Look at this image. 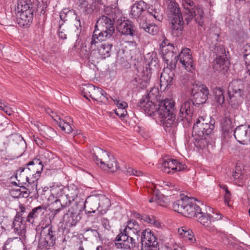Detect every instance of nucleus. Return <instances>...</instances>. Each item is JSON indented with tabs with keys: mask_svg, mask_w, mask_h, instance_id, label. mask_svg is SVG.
<instances>
[{
	"mask_svg": "<svg viewBox=\"0 0 250 250\" xmlns=\"http://www.w3.org/2000/svg\"><path fill=\"white\" fill-rule=\"evenodd\" d=\"M138 105L148 116L158 115L161 123L167 127L175 120V102L172 99H165L158 103L149 100L147 98H142Z\"/></svg>",
	"mask_w": 250,
	"mask_h": 250,
	"instance_id": "obj_1",
	"label": "nucleus"
},
{
	"mask_svg": "<svg viewBox=\"0 0 250 250\" xmlns=\"http://www.w3.org/2000/svg\"><path fill=\"white\" fill-rule=\"evenodd\" d=\"M215 120L208 118L198 119L194 125L192 135L194 140L195 146L200 148H203L208 145L206 137L211 134L214 128Z\"/></svg>",
	"mask_w": 250,
	"mask_h": 250,
	"instance_id": "obj_2",
	"label": "nucleus"
},
{
	"mask_svg": "<svg viewBox=\"0 0 250 250\" xmlns=\"http://www.w3.org/2000/svg\"><path fill=\"white\" fill-rule=\"evenodd\" d=\"M17 22L21 27H28L32 21L35 8L31 0H19L17 3Z\"/></svg>",
	"mask_w": 250,
	"mask_h": 250,
	"instance_id": "obj_3",
	"label": "nucleus"
},
{
	"mask_svg": "<svg viewBox=\"0 0 250 250\" xmlns=\"http://www.w3.org/2000/svg\"><path fill=\"white\" fill-rule=\"evenodd\" d=\"M62 188H52L53 193L60 197V199L55 200L50 205V209L54 215L57 214L62 208L69 206L71 204H76V202H74V198L77 196L78 193L77 188H76L74 193L70 194H67L64 196L62 195Z\"/></svg>",
	"mask_w": 250,
	"mask_h": 250,
	"instance_id": "obj_4",
	"label": "nucleus"
},
{
	"mask_svg": "<svg viewBox=\"0 0 250 250\" xmlns=\"http://www.w3.org/2000/svg\"><path fill=\"white\" fill-rule=\"evenodd\" d=\"M95 151L99 154L100 157L94 153L93 158L101 168L104 170H109L111 172H114L118 169L119 167L118 162L113 155L99 147H96Z\"/></svg>",
	"mask_w": 250,
	"mask_h": 250,
	"instance_id": "obj_5",
	"label": "nucleus"
},
{
	"mask_svg": "<svg viewBox=\"0 0 250 250\" xmlns=\"http://www.w3.org/2000/svg\"><path fill=\"white\" fill-rule=\"evenodd\" d=\"M229 103L236 108L241 104L245 95V86L243 81L233 80L230 83L228 89Z\"/></svg>",
	"mask_w": 250,
	"mask_h": 250,
	"instance_id": "obj_6",
	"label": "nucleus"
},
{
	"mask_svg": "<svg viewBox=\"0 0 250 250\" xmlns=\"http://www.w3.org/2000/svg\"><path fill=\"white\" fill-rule=\"evenodd\" d=\"M42 229L38 247L42 250H48L56 243V231L50 226L42 227Z\"/></svg>",
	"mask_w": 250,
	"mask_h": 250,
	"instance_id": "obj_7",
	"label": "nucleus"
},
{
	"mask_svg": "<svg viewBox=\"0 0 250 250\" xmlns=\"http://www.w3.org/2000/svg\"><path fill=\"white\" fill-rule=\"evenodd\" d=\"M163 59L171 68L175 67L177 63L178 48L170 43L168 40L165 39L160 44Z\"/></svg>",
	"mask_w": 250,
	"mask_h": 250,
	"instance_id": "obj_8",
	"label": "nucleus"
},
{
	"mask_svg": "<svg viewBox=\"0 0 250 250\" xmlns=\"http://www.w3.org/2000/svg\"><path fill=\"white\" fill-rule=\"evenodd\" d=\"M182 6L188 20L194 18L197 23L200 26L203 25L204 12L201 8L196 6L192 0H182Z\"/></svg>",
	"mask_w": 250,
	"mask_h": 250,
	"instance_id": "obj_9",
	"label": "nucleus"
},
{
	"mask_svg": "<svg viewBox=\"0 0 250 250\" xmlns=\"http://www.w3.org/2000/svg\"><path fill=\"white\" fill-rule=\"evenodd\" d=\"M111 17L107 16H102L97 20L95 28L105 35L107 38H110L115 32L114 21L116 18V15L111 14Z\"/></svg>",
	"mask_w": 250,
	"mask_h": 250,
	"instance_id": "obj_10",
	"label": "nucleus"
},
{
	"mask_svg": "<svg viewBox=\"0 0 250 250\" xmlns=\"http://www.w3.org/2000/svg\"><path fill=\"white\" fill-rule=\"evenodd\" d=\"M194 104L195 103L191 100H185L181 103L177 120L182 121L185 127L188 126L191 122Z\"/></svg>",
	"mask_w": 250,
	"mask_h": 250,
	"instance_id": "obj_11",
	"label": "nucleus"
},
{
	"mask_svg": "<svg viewBox=\"0 0 250 250\" xmlns=\"http://www.w3.org/2000/svg\"><path fill=\"white\" fill-rule=\"evenodd\" d=\"M83 97L88 99L90 97L92 100L105 103L108 101L107 94L103 89L96 87L92 84L84 85L82 89Z\"/></svg>",
	"mask_w": 250,
	"mask_h": 250,
	"instance_id": "obj_12",
	"label": "nucleus"
},
{
	"mask_svg": "<svg viewBox=\"0 0 250 250\" xmlns=\"http://www.w3.org/2000/svg\"><path fill=\"white\" fill-rule=\"evenodd\" d=\"M147 4L143 0H139L136 2L131 6L130 16L131 18L135 19L140 24L142 21H146V17Z\"/></svg>",
	"mask_w": 250,
	"mask_h": 250,
	"instance_id": "obj_13",
	"label": "nucleus"
},
{
	"mask_svg": "<svg viewBox=\"0 0 250 250\" xmlns=\"http://www.w3.org/2000/svg\"><path fill=\"white\" fill-rule=\"evenodd\" d=\"M112 47V43L104 42L98 47L93 48V50H91V61H98L110 57Z\"/></svg>",
	"mask_w": 250,
	"mask_h": 250,
	"instance_id": "obj_14",
	"label": "nucleus"
},
{
	"mask_svg": "<svg viewBox=\"0 0 250 250\" xmlns=\"http://www.w3.org/2000/svg\"><path fill=\"white\" fill-rule=\"evenodd\" d=\"M209 91L206 86L204 85L193 84L191 89V95L193 98V102L196 104H204L208 99Z\"/></svg>",
	"mask_w": 250,
	"mask_h": 250,
	"instance_id": "obj_15",
	"label": "nucleus"
},
{
	"mask_svg": "<svg viewBox=\"0 0 250 250\" xmlns=\"http://www.w3.org/2000/svg\"><path fill=\"white\" fill-rule=\"evenodd\" d=\"M141 234L142 245L147 247L146 250H157L159 246L157 238L151 230L146 229Z\"/></svg>",
	"mask_w": 250,
	"mask_h": 250,
	"instance_id": "obj_16",
	"label": "nucleus"
},
{
	"mask_svg": "<svg viewBox=\"0 0 250 250\" xmlns=\"http://www.w3.org/2000/svg\"><path fill=\"white\" fill-rule=\"evenodd\" d=\"M115 246L117 249L130 250L136 246L135 239L129 237L124 232L121 231L116 238Z\"/></svg>",
	"mask_w": 250,
	"mask_h": 250,
	"instance_id": "obj_17",
	"label": "nucleus"
},
{
	"mask_svg": "<svg viewBox=\"0 0 250 250\" xmlns=\"http://www.w3.org/2000/svg\"><path fill=\"white\" fill-rule=\"evenodd\" d=\"M234 136L239 143L248 144L250 142V125H244L237 126L234 130Z\"/></svg>",
	"mask_w": 250,
	"mask_h": 250,
	"instance_id": "obj_18",
	"label": "nucleus"
},
{
	"mask_svg": "<svg viewBox=\"0 0 250 250\" xmlns=\"http://www.w3.org/2000/svg\"><path fill=\"white\" fill-rule=\"evenodd\" d=\"M26 166L28 167L25 168L26 173L27 174L29 171H31L32 177L31 178H32V180H34L36 182H37L44 167L42 163V161H40L38 158H35L27 163Z\"/></svg>",
	"mask_w": 250,
	"mask_h": 250,
	"instance_id": "obj_19",
	"label": "nucleus"
},
{
	"mask_svg": "<svg viewBox=\"0 0 250 250\" xmlns=\"http://www.w3.org/2000/svg\"><path fill=\"white\" fill-rule=\"evenodd\" d=\"M177 56V62L179 60L180 62L187 70L191 71V68L193 67V63L190 49L188 48L183 49Z\"/></svg>",
	"mask_w": 250,
	"mask_h": 250,
	"instance_id": "obj_20",
	"label": "nucleus"
},
{
	"mask_svg": "<svg viewBox=\"0 0 250 250\" xmlns=\"http://www.w3.org/2000/svg\"><path fill=\"white\" fill-rule=\"evenodd\" d=\"M117 30L122 35L133 37L135 35V27L128 21L118 20Z\"/></svg>",
	"mask_w": 250,
	"mask_h": 250,
	"instance_id": "obj_21",
	"label": "nucleus"
},
{
	"mask_svg": "<svg viewBox=\"0 0 250 250\" xmlns=\"http://www.w3.org/2000/svg\"><path fill=\"white\" fill-rule=\"evenodd\" d=\"M141 230V227L137 222L134 220H130L127 221L126 226L123 232L129 237L136 238L138 241Z\"/></svg>",
	"mask_w": 250,
	"mask_h": 250,
	"instance_id": "obj_22",
	"label": "nucleus"
},
{
	"mask_svg": "<svg viewBox=\"0 0 250 250\" xmlns=\"http://www.w3.org/2000/svg\"><path fill=\"white\" fill-rule=\"evenodd\" d=\"M26 181L28 182L26 187H23L22 190L19 189V196L20 197L27 198L31 193L37 192V182L32 180V178H30L29 177H26Z\"/></svg>",
	"mask_w": 250,
	"mask_h": 250,
	"instance_id": "obj_23",
	"label": "nucleus"
},
{
	"mask_svg": "<svg viewBox=\"0 0 250 250\" xmlns=\"http://www.w3.org/2000/svg\"><path fill=\"white\" fill-rule=\"evenodd\" d=\"M46 208L44 206H40L32 209L28 214L26 218V221L31 224L35 223L36 221L41 218L44 214Z\"/></svg>",
	"mask_w": 250,
	"mask_h": 250,
	"instance_id": "obj_24",
	"label": "nucleus"
},
{
	"mask_svg": "<svg viewBox=\"0 0 250 250\" xmlns=\"http://www.w3.org/2000/svg\"><path fill=\"white\" fill-rule=\"evenodd\" d=\"M171 32L173 36L179 37L182 34L184 21L182 17L171 19Z\"/></svg>",
	"mask_w": 250,
	"mask_h": 250,
	"instance_id": "obj_25",
	"label": "nucleus"
},
{
	"mask_svg": "<svg viewBox=\"0 0 250 250\" xmlns=\"http://www.w3.org/2000/svg\"><path fill=\"white\" fill-rule=\"evenodd\" d=\"M22 221L23 217H21V214L17 213L13 221L12 229L15 234L19 236L18 237L23 238L25 236V230L23 227H21Z\"/></svg>",
	"mask_w": 250,
	"mask_h": 250,
	"instance_id": "obj_26",
	"label": "nucleus"
},
{
	"mask_svg": "<svg viewBox=\"0 0 250 250\" xmlns=\"http://www.w3.org/2000/svg\"><path fill=\"white\" fill-rule=\"evenodd\" d=\"M108 39L107 37L95 28L92 37L89 38L88 41L90 42L91 50H93V48L98 47L99 45L103 43L101 42V41Z\"/></svg>",
	"mask_w": 250,
	"mask_h": 250,
	"instance_id": "obj_27",
	"label": "nucleus"
},
{
	"mask_svg": "<svg viewBox=\"0 0 250 250\" xmlns=\"http://www.w3.org/2000/svg\"><path fill=\"white\" fill-rule=\"evenodd\" d=\"M98 196H90L84 202V208L88 213H94L99 208Z\"/></svg>",
	"mask_w": 250,
	"mask_h": 250,
	"instance_id": "obj_28",
	"label": "nucleus"
},
{
	"mask_svg": "<svg viewBox=\"0 0 250 250\" xmlns=\"http://www.w3.org/2000/svg\"><path fill=\"white\" fill-rule=\"evenodd\" d=\"M174 75L172 70L169 69L164 70L162 72L160 81V86H165V88L168 87L172 83Z\"/></svg>",
	"mask_w": 250,
	"mask_h": 250,
	"instance_id": "obj_29",
	"label": "nucleus"
},
{
	"mask_svg": "<svg viewBox=\"0 0 250 250\" xmlns=\"http://www.w3.org/2000/svg\"><path fill=\"white\" fill-rule=\"evenodd\" d=\"M200 209L201 208L198 206L192 203L189 200L188 204L186 206L185 211L183 214L189 218L196 217L197 214L200 211Z\"/></svg>",
	"mask_w": 250,
	"mask_h": 250,
	"instance_id": "obj_30",
	"label": "nucleus"
},
{
	"mask_svg": "<svg viewBox=\"0 0 250 250\" xmlns=\"http://www.w3.org/2000/svg\"><path fill=\"white\" fill-rule=\"evenodd\" d=\"M167 12L171 19L175 17H182L180 11L179 4L175 1L170 0L167 4Z\"/></svg>",
	"mask_w": 250,
	"mask_h": 250,
	"instance_id": "obj_31",
	"label": "nucleus"
},
{
	"mask_svg": "<svg viewBox=\"0 0 250 250\" xmlns=\"http://www.w3.org/2000/svg\"><path fill=\"white\" fill-rule=\"evenodd\" d=\"M162 161V170L167 173H174L176 160L166 159H163Z\"/></svg>",
	"mask_w": 250,
	"mask_h": 250,
	"instance_id": "obj_32",
	"label": "nucleus"
},
{
	"mask_svg": "<svg viewBox=\"0 0 250 250\" xmlns=\"http://www.w3.org/2000/svg\"><path fill=\"white\" fill-rule=\"evenodd\" d=\"M98 203H99V208L101 209L99 210L101 214L103 215L106 213L108 208L110 206V201L104 195H100L98 196Z\"/></svg>",
	"mask_w": 250,
	"mask_h": 250,
	"instance_id": "obj_33",
	"label": "nucleus"
},
{
	"mask_svg": "<svg viewBox=\"0 0 250 250\" xmlns=\"http://www.w3.org/2000/svg\"><path fill=\"white\" fill-rule=\"evenodd\" d=\"M178 232L181 237L186 240H188L191 243H193L195 241V238L193 236L192 230L186 227H182L179 228Z\"/></svg>",
	"mask_w": 250,
	"mask_h": 250,
	"instance_id": "obj_34",
	"label": "nucleus"
},
{
	"mask_svg": "<svg viewBox=\"0 0 250 250\" xmlns=\"http://www.w3.org/2000/svg\"><path fill=\"white\" fill-rule=\"evenodd\" d=\"M188 201H189V199L188 197L177 200L173 204V210L183 214L184 211H185L186 206L188 204Z\"/></svg>",
	"mask_w": 250,
	"mask_h": 250,
	"instance_id": "obj_35",
	"label": "nucleus"
},
{
	"mask_svg": "<svg viewBox=\"0 0 250 250\" xmlns=\"http://www.w3.org/2000/svg\"><path fill=\"white\" fill-rule=\"evenodd\" d=\"M23 244L21 238L20 237L16 236L9 238L5 241L2 250H7L12 247L17 246H21Z\"/></svg>",
	"mask_w": 250,
	"mask_h": 250,
	"instance_id": "obj_36",
	"label": "nucleus"
},
{
	"mask_svg": "<svg viewBox=\"0 0 250 250\" xmlns=\"http://www.w3.org/2000/svg\"><path fill=\"white\" fill-rule=\"evenodd\" d=\"M147 13L150 16H152L154 19L158 21H162L163 20V14L161 9L157 8L155 5H151L146 10Z\"/></svg>",
	"mask_w": 250,
	"mask_h": 250,
	"instance_id": "obj_37",
	"label": "nucleus"
},
{
	"mask_svg": "<svg viewBox=\"0 0 250 250\" xmlns=\"http://www.w3.org/2000/svg\"><path fill=\"white\" fill-rule=\"evenodd\" d=\"M53 118L54 121L62 130L67 133L71 132L72 128L66 120H65V121L62 120L58 115H56L55 117L53 116Z\"/></svg>",
	"mask_w": 250,
	"mask_h": 250,
	"instance_id": "obj_38",
	"label": "nucleus"
},
{
	"mask_svg": "<svg viewBox=\"0 0 250 250\" xmlns=\"http://www.w3.org/2000/svg\"><path fill=\"white\" fill-rule=\"evenodd\" d=\"M80 218L77 213L70 212L66 214V218L65 216L64 217V221L67 227H72L76 225Z\"/></svg>",
	"mask_w": 250,
	"mask_h": 250,
	"instance_id": "obj_39",
	"label": "nucleus"
},
{
	"mask_svg": "<svg viewBox=\"0 0 250 250\" xmlns=\"http://www.w3.org/2000/svg\"><path fill=\"white\" fill-rule=\"evenodd\" d=\"M139 26L141 28L152 35L157 34L159 31V28L157 25L153 24H147L146 21L141 22Z\"/></svg>",
	"mask_w": 250,
	"mask_h": 250,
	"instance_id": "obj_40",
	"label": "nucleus"
},
{
	"mask_svg": "<svg viewBox=\"0 0 250 250\" xmlns=\"http://www.w3.org/2000/svg\"><path fill=\"white\" fill-rule=\"evenodd\" d=\"M225 91L221 87H216L213 90L214 101L219 105H222L225 102Z\"/></svg>",
	"mask_w": 250,
	"mask_h": 250,
	"instance_id": "obj_41",
	"label": "nucleus"
},
{
	"mask_svg": "<svg viewBox=\"0 0 250 250\" xmlns=\"http://www.w3.org/2000/svg\"><path fill=\"white\" fill-rule=\"evenodd\" d=\"M198 222L205 227H208L211 224V220L209 215L200 211L195 217Z\"/></svg>",
	"mask_w": 250,
	"mask_h": 250,
	"instance_id": "obj_42",
	"label": "nucleus"
},
{
	"mask_svg": "<svg viewBox=\"0 0 250 250\" xmlns=\"http://www.w3.org/2000/svg\"><path fill=\"white\" fill-rule=\"evenodd\" d=\"M79 7L83 12L87 14L92 12L91 4L88 0H78Z\"/></svg>",
	"mask_w": 250,
	"mask_h": 250,
	"instance_id": "obj_43",
	"label": "nucleus"
},
{
	"mask_svg": "<svg viewBox=\"0 0 250 250\" xmlns=\"http://www.w3.org/2000/svg\"><path fill=\"white\" fill-rule=\"evenodd\" d=\"M159 93L158 88L153 87L151 88L146 95L143 96L142 98H147L149 100L159 103V102H161Z\"/></svg>",
	"mask_w": 250,
	"mask_h": 250,
	"instance_id": "obj_44",
	"label": "nucleus"
},
{
	"mask_svg": "<svg viewBox=\"0 0 250 250\" xmlns=\"http://www.w3.org/2000/svg\"><path fill=\"white\" fill-rule=\"evenodd\" d=\"M74 15H75V12L74 10L65 8L60 12V17L62 21L65 22L71 16Z\"/></svg>",
	"mask_w": 250,
	"mask_h": 250,
	"instance_id": "obj_45",
	"label": "nucleus"
},
{
	"mask_svg": "<svg viewBox=\"0 0 250 250\" xmlns=\"http://www.w3.org/2000/svg\"><path fill=\"white\" fill-rule=\"evenodd\" d=\"M52 158V153L48 151H45L38 159L40 161H42V163L44 166V165L48 164Z\"/></svg>",
	"mask_w": 250,
	"mask_h": 250,
	"instance_id": "obj_46",
	"label": "nucleus"
},
{
	"mask_svg": "<svg viewBox=\"0 0 250 250\" xmlns=\"http://www.w3.org/2000/svg\"><path fill=\"white\" fill-rule=\"evenodd\" d=\"M142 219L145 222L153 225L155 227L159 228L160 226V223L153 216L144 215L142 216Z\"/></svg>",
	"mask_w": 250,
	"mask_h": 250,
	"instance_id": "obj_47",
	"label": "nucleus"
},
{
	"mask_svg": "<svg viewBox=\"0 0 250 250\" xmlns=\"http://www.w3.org/2000/svg\"><path fill=\"white\" fill-rule=\"evenodd\" d=\"M79 54L81 57L83 58H87L91 61V51L90 52L87 49L85 44H82L79 51Z\"/></svg>",
	"mask_w": 250,
	"mask_h": 250,
	"instance_id": "obj_48",
	"label": "nucleus"
},
{
	"mask_svg": "<svg viewBox=\"0 0 250 250\" xmlns=\"http://www.w3.org/2000/svg\"><path fill=\"white\" fill-rule=\"evenodd\" d=\"M216 64L219 65L220 69L227 70L228 60H226L224 56H219L216 58Z\"/></svg>",
	"mask_w": 250,
	"mask_h": 250,
	"instance_id": "obj_49",
	"label": "nucleus"
},
{
	"mask_svg": "<svg viewBox=\"0 0 250 250\" xmlns=\"http://www.w3.org/2000/svg\"><path fill=\"white\" fill-rule=\"evenodd\" d=\"M25 171H26V168L22 167H20L17 170L15 177L19 182H22L23 183V181L24 180H26V177L28 176L22 173Z\"/></svg>",
	"mask_w": 250,
	"mask_h": 250,
	"instance_id": "obj_50",
	"label": "nucleus"
},
{
	"mask_svg": "<svg viewBox=\"0 0 250 250\" xmlns=\"http://www.w3.org/2000/svg\"><path fill=\"white\" fill-rule=\"evenodd\" d=\"M11 141L14 145L23 146L25 142L21 135L16 134L12 135L11 137Z\"/></svg>",
	"mask_w": 250,
	"mask_h": 250,
	"instance_id": "obj_51",
	"label": "nucleus"
},
{
	"mask_svg": "<svg viewBox=\"0 0 250 250\" xmlns=\"http://www.w3.org/2000/svg\"><path fill=\"white\" fill-rule=\"evenodd\" d=\"M87 242L81 239L77 240L75 243L74 248L76 250H86Z\"/></svg>",
	"mask_w": 250,
	"mask_h": 250,
	"instance_id": "obj_52",
	"label": "nucleus"
},
{
	"mask_svg": "<svg viewBox=\"0 0 250 250\" xmlns=\"http://www.w3.org/2000/svg\"><path fill=\"white\" fill-rule=\"evenodd\" d=\"M244 173L241 170L240 167L236 166L235 171L233 173L232 176L235 179H240L242 178Z\"/></svg>",
	"mask_w": 250,
	"mask_h": 250,
	"instance_id": "obj_53",
	"label": "nucleus"
},
{
	"mask_svg": "<svg viewBox=\"0 0 250 250\" xmlns=\"http://www.w3.org/2000/svg\"><path fill=\"white\" fill-rule=\"evenodd\" d=\"M114 104L117 105L118 108L125 109L127 107V104L120 100H113Z\"/></svg>",
	"mask_w": 250,
	"mask_h": 250,
	"instance_id": "obj_54",
	"label": "nucleus"
},
{
	"mask_svg": "<svg viewBox=\"0 0 250 250\" xmlns=\"http://www.w3.org/2000/svg\"><path fill=\"white\" fill-rule=\"evenodd\" d=\"M101 221L102 226L105 229L108 230L111 229V226L108 219L106 218L103 217L101 218Z\"/></svg>",
	"mask_w": 250,
	"mask_h": 250,
	"instance_id": "obj_55",
	"label": "nucleus"
},
{
	"mask_svg": "<svg viewBox=\"0 0 250 250\" xmlns=\"http://www.w3.org/2000/svg\"><path fill=\"white\" fill-rule=\"evenodd\" d=\"M244 60L245 62L246 66L248 70V72L250 76V53L244 55Z\"/></svg>",
	"mask_w": 250,
	"mask_h": 250,
	"instance_id": "obj_56",
	"label": "nucleus"
},
{
	"mask_svg": "<svg viewBox=\"0 0 250 250\" xmlns=\"http://www.w3.org/2000/svg\"><path fill=\"white\" fill-rule=\"evenodd\" d=\"M116 114L121 117L125 116L127 114L125 109L117 108L115 111Z\"/></svg>",
	"mask_w": 250,
	"mask_h": 250,
	"instance_id": "obj_57",
	"label": "nucleus"
},
{
	"mask_svg": "<svg viewBox=\"0 0 250 250\" xmlns=\"http://www.w3.org/2000/svg\"><path fill=\"white\" fill-rule=\"evenodd\" d=\"M186 166L184 164H182V163H179L176 160V164L175 165V167L174 169V172L176 171H180L182 170H184L186 168Z\"/></svg>",
	"mask_w": 250,
	"mask_h": 250,
	"instance_id": "obj_58",
	"label": "nucleus"
},
{
	"mask_svg": "<svg viewBox=\"0 0 250 250\" xmlns=\"http://www.w3.org/2000/svg\"><path fill=\"white\" fill-rule=\"evenodd\" d=\"M225 194L224 195V202L226 204H229V203L230 200L231 193L230 191L228 189H226Z\"/></svg>",
	"mask_w": 250,
	"mask_h": 250,
	"instance_id": "obj_59",
	"label": "nucleus"
},
{
	"mask_svg": "<svg viewBox=\"0 0 250 250\" xmlns=\"http://www.w3.org/2000/svg\"><path fill=\"white\" fill-rule=\"evenodd\" d=\"M162 186L164 187H167L168 188H174L175 185L169 181H163Z\"/></svg>",
	"mask_w": 250,
	"mask_h": 250,
	"instance_id": "obj_60",
	"label": "nucleus"
},
{
	"mask_svg": "<svg viewBox=\"0 0 250 250\" xmlns=\"http://www.w3.org/2000/svg\"><path fill=\"white\" fill-rule=\"evenodd\" d=\"M35 142L36 144L40 147H44V143L41 139L38 138H36L35 139Z\"/></svg>",
	"mask_w": 250,
	"mask_h": 250,
	"instance_id": "obj_61",
	"label": "nucleus"
},
{
	"mask_svg": "<svg viewBox=\"0 0 250 250\" xmlns=\"http://www.w3.org/2000/svg\"><path fill=\"white\" fill-rule=\"evenodd\" d=\"M134 171L135 170L131 167H128L125 170V173L128 176L134 175Z\"/></svg>",
	"mask_w": 250,
	"mask_h": 250,
	"instance_id": "obj_62",
	"label": "nucleus"
},
{
	"mask_svg": "<svg viewBox=\"0 0 250 250\" xmlns=\"http://www.w3.org/2000/svg\"><path fill=\"white\" fill-rule=\"evenodd\" d=\"M75 20H76V21H75V25L77 29H79V28L82 27V25H81L80 18L78 17H76Z\"/></svg>",
	"mask_w": 250,
	"mask_h": 250,
	"instance_id": "obj_63",
	"label": "nucleus"
},
{
	"mask_svg": "<svg viewBox=\"0 0 250 250\" xmlns=\"http://www.w3.org/2000/svg\"><path fill=\"white\" fill-rule=\"evenodd\" d=\"M0 109L1 110L3 111L4 112H5L7 114L10 115L11 114V111L10 109H8L7 107L0 106Z\"/></svg>",
	"mask_w": 250,
	"mask_h": 250,
	"instance_id": "obj_64",
	"label": "nucleus"
}]
</instances>
